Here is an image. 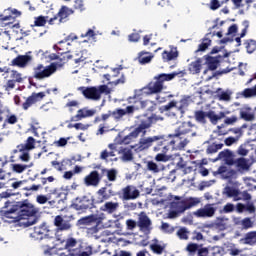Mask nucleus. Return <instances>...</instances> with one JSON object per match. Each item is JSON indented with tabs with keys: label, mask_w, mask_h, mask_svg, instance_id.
<instances>
[{
	"label": "nucleus",
	"mask_w": 256,
	"mask_h": 256,
	"mask_svg": "<svg viewBox=\"0 0 256 256\" xmlns=\"http://www.w3.org/2000/svg\"><path fill=\"white\" fill-rule=\"evenodd\" d=\"M160 137H162V139L156 140L158 141V144L153 148L155 152L159 151L161 147H164V145H171V140L165 139L164 136H160Z\"/></svg>",
	"instance_id": "48"
},
{
	"label": "nucleus",
	"mask_w": 256,
	"mask_h": 256,
	"mask_svg": "<svg viewBox=\"0 0 256 256\" xmlns=\"http://www.w3.org/2000/svg\"><path fill=\"white\" fill-rule=\"evenodd\" d=\"M101 173L97 170H93L84 178V184L86 187H99V183H101Z\"/></svg>",
	"instance_id": "15"
},
{
	"label": "nucleus",
	"mask_w": 256,
	"mask_h": 256,
	"mask_svg": "<svg viewBox=\"0 0 256 256\" xmlns=\"http://www.w3.org/2000/svg\"><path fill=\"white\" fill-rule=\"evenodd\" d=\"M238 120L239 118H237V116H231L225 118L224 123L225 125H234V123H237Z\"/></svg>",
	"instance_id": "59"
},
{
	"label": "nucleus",
	"mask_w": 256,
	"mask_h": 256,
	"mask_svg": "<svg viewBox=\"0 0 256 256\" xmlns=\"http://www.w3.org/2000/svg\"><path fill=\"white\" fill-rule=\"evenodd\" d=\"M102 179L103 177H107L108 181L115 183L117 181V175H119V171L115 168L107 169V168H101L100 173Z\"/></svg>",
	"instance_id": "24"
},
{
	"label": "nucleus",
	"mask_w": 256,
	"mask_h": 256,
	"mask_svg": "<svg viewBox=\"0 0 256 256\" xmlns=\"http://www.w3.org/2000/svg\"><path fill=\"white\" fill-rule=\"evenodd\" d=\"M178 75H181V77H183V75H185V71L172 72L170 74H159L154 77L156 81L150 82L147 88H144V91L148 90L146 92L148 95H153V93H161V91L163 90V83H165V81H173V79L176 78Z\"/></svg>",
	"instance_id": "2"
},
{
	"label": "nucleus",
	"mask_w": 256,
	"mask_h": 256,
	"mask_svg": "<svg viewBox=\"0 0 256 256\" xmlns=\"http://www.w3.org/2000/svg\"><path fill=\"white\" fill-rule=\"evenodd\" d=\"M207 112H204L203 110H199L195 112V119L198 123H201L202 125H205L207 123Z\"/></svg>",
	"instance_id": "43"
},
{
	"label": "nucleus",
	"mask_w": 256,
	"mask_h": 256,
	"mask_svg": "<svg viewBox=\"0 0 256 256\" xmlns=\"http://www.w3.org/2000/svg\"><path fill=\"white\" fill-rule=\"evenodd\" d=\"M126 225H127V229L129 231H133V229H135V227H137V222L133 219H129L126 221Z\"/></svg>",
	"instance_id": "61"
},
{
	"label": "nucleus",
	"mask_w": 256,
	"mask_h": 256,
	"mask_svg": "<svg viewBox=\"0 0 256 256\" xmlns=\"http://www.w3.org/2000/svg\"><path fill=\"white\" fill-rule=\"evenodd\" d=\"M173 159V156L171 155H166L163 153H159L155 156V161L162 162V163H167V161H171Z\"/></svg>",
	"instance_id": "47"
},
{
	"label": "nucleus",
	"mask_w": 256,
	"mask_h": 256,
	"mask_svg": "<svg viewBox=\"0 0 256 256\" xmlns=\"http://www.w3.org/2000/svg\"><path fill=\"white\" fill-rule=\"evenodd\" d=\"M150 249L153 251V253H156V255H161V253L165 251V246H161L159 244H151Z\"/></svg>",
	"instance_id": "54"
},
{
	"label": "nucleus",
	"mask_w": 256,
	"mask_h": 256,
	"mask_svg": "<svg viewBox=\"0 0 256 256\" xmlns=\"http://www.w3.org/2000/svg\"><path fill=\"white\" fill-rule=\"evenodd\" d=\"M228 165H235L238 171H249V160L245 158H238L236 160H229Z\"/></svg>",
	"instance_id": "23"
},
{
	"label": "nucleus",
	"mask_w": 256,
	"mask_h": 256,
	"mask_svg": "<svg viewBox=\"0 0 256 256\" xmlns=\"http://www.w3.org/2000/svg\"><path fill=\"white\" fill-rule=\"evenodd\" d=\"M117 209H119V204L117 202H106L100 207V211L108 213V215L115 213Z\"/></svg>",
	"instance_id": "32"
},
{
	"label": "nucleus",
	"mask_w": 256,
	"mask_h": 256,
	"mask_svg": "<svg viewBox=\"0 0 256 256\" xmlns=\"http://www.w3.org/2000/svg\"><path fill=\"white\" fill-rule=\"evenodd\" d=\"M201 203V199L199 198H188L180 201H173L170 203V209H175L177 212L185 213L188 209H192V207H197Z\"/></svg>",
	"instance_id": "8"
},
{
	"label": "nucleus",
	"mask_w": 256,
	"mask_h": 256,
	"mask_svg": "<svg viewBox=\"0 0 256 256\" xmlns=\"http://www.w3.org/2000/svg\"><path fill=\"white\" fill-rule=\"evenodd\" d=\"M71 209L78 211V213H86L91 209H95V197L91 194L76 197L72 200Z\"/></svg>",
	"instance_id": "4"
},
{
	"label": "nucleus",
	"mask_w": 256,
	"mask_h": 256,
	"mask_svg": "<svg viewBox=\"0 0 256 256\" xmlns=\"http://www.w3.org/2000/svg\"><path fill=\"white\" fill-rule=\"evenodd\" d=\"M243 97L249 99V97H256V85L252 88H246L242 92Z\"/></svg>",
	"instance_id": "49"
},
{
	"label": "nucleus",
	"mask_w": 256,
	"mask_h": 256,
	"mask_svg": "<svg viewBox=\"0 0 256 256\" xmlns=\"http://www.w3.org/2000/svg\"><path fill=\"white\" fill-rule=\"evenodd\" d=\"M228 222L229 219L227 218H217L216 221L214 222V227L215 229H218V231H225V229H227L228 227Z\"/></svg>",
	"instance_id": "38"
},
{
	"label": "nucleus",
	"mask_w": 256,
	"mask_h": 256,
	"mask_svg": "<svg viewBox=\"0 0 256 256\" xmlns=\"http://www.w3.org/2000/svg\"><path fill=\"white\" fill-rule=\"evenodd\" d=\"M10 77L15 83H23V77L17 70H12Z\"/></svg>",
	"instance_id": "51"
},
{
	"label": "nucleus",
	"mask_w": 256,
	"mask_h": 256,
	"mask_svg": "<svg viewBox=\"0 0 256 256\" xmlns=\"http://www.w3.org/2000/svg\"><path fill=\"white\" fill-rule=\"evenodd\" d=\"M93 255V248L89 247L86 248V251L80 252L79 254H75V256H92Z\"/></svg>",
	"instance_id": "64"
},
{
	"label": "nucleus",
	"mask_w": 256,
	"mask_h": 256,
	"mask_svg": "<svg viewBox=\"0 0 256 256\" xmlns=\"http://www.w3.org/2000/svg\"><path fill=\"white\" fill-rule=\"evenodd\" d=\"M246 51L251 54L256 50V42L254 40H248L246 43Z\"/></svg>",
	"instance_id": "55"
},
{
	"label": "nucleus",
	"mask_w": 256,
	"mask_h": 256,
	"mask_svg": "<svg viewBox=\"0 0 256 256\" xmlns=\"http://www.w3.org/2000/svg\"><path fill=\"white\" fill-rule=\"evenodd\" d=\"M139 137V134L136 133L135 130L130 132L128 135L124 136L123 138H120L117 140L118 145H129L133 141V139H137Z\"/></svg>",
	"instance_id": "33"
},
{
	"label": "nucleus",
	"mask_w": 256,
	"mask_h": 256,
	"mask_svg": "<svg viewBox=\"0 0 256 256\" xmlns=\"http://www.w3.org/2000/svg\"><path fill=\"white\" fill-rule=\"evenodd\" d=\"M219 101H231V92L225 91L218 94Z\"/></svg>",
	"instance_id": "57"
},
{
	"label": "nucleus",
	"mask_w": 256,
	"mask_h": 256,
	"mask_svg": "<svg viewBox=\"0 0 256 256\" xmlns=\"http://www.w3.org/2000/svg\"><path fill=\"white\" fill-rule=\"evenodd\" d=\"M210 46H211V39L205 37L202 40V43L198 46L196 53H199L200 51H205V50L209 49Z\"/></svg>",
	"instance_id": "46"
},
{
	"label": "nucleus",
	"mask_w": 256,
	"mask_h": 256,
	"mask_svg": "<svg viewBox=\"0 0 256 256\" xmlns=\"http://www.w3.org/2000/svg\"><path fill=\"white\" fill-rule=\"evenodd\" d=\"M225 115H229V112H219L218 114L213 110L207 112V118L212 125H217L221 119H225Z\"/></svg>",
	"instance_id": "26"
},
{
	"label": "nucleus",
	"mask_w": 256,
	"mask_h": 256,
	"mask_svg": "<svg viewBox=\"0 0 256 256\" xmlns=\"http://www.w3.org/2000/svg\"><path fill=\"white\" fill-rule=\"evenodd\" d=\"M73 13H75V11H73V9L67 7V6H62L58 13L49 19L48 23L49 25H55V21H57L58 19V23H67L69 16L73 15Z\"/></svg>",
	"instance_id": "12"
},
{
	"label": "nucleus",
	"mask_w": 256,
	"mask_h": 256,
	"mask_svg": "<svg viewBox=\"0 0 256 256\" xmlns=\"http://www.w3.org/2000/svg\"><path fill=\"white\" fill-rule=\"evenodd\" d=\"M161 230L164 233H168L169 235H171L172 233H175V227L171 226V224L167 222H162Z\"/></svg>",
	"instance_id": "50"
},
{
	"label": "nucleus",
	"mask_w": 256,
	"mask_h": 256,
	"mask_svg": "<svg viewBox=\"0 0 256 256\" xmlns=\"http://www.w3.org/2000/svg\"><path fill=\"white\" fill-rule=\"evenodd\" d=\"M95 221H97V216L95 215H89V216H85L80 218L76 225L78 227H85V225H91V223H95Z\"/></svg>",
	"instance_id": "34"
},
{
	"label": "nucleus",
	"mask_w": 256,
	"mask_h": 256,
	"mask_svg": "<svg viewBox=\"0 0 256 256\" xmlns=\"http://www.w3.org/2000/svg\"><path fill=\"white\" fill-rule=\"evenodd\" d=\"M152 59L153 55L149 52H141L138 57L140 65H147V63H151Z\"/></svg>",
	"instance_id": "40"
},
{
	"label": "nucleus",
	"mask_w": 256,
	"mask_h": 256,
	"mask_svg": "<svg viewBox=\"0 0 256 256\" xmlns=\"http://www.w3.org/2000/svg\"><path fill=\"white\" fill-rule=\"evenodd\" d=\"M223 211H224V213H233L235 211V205H233L231 203H227L223 207Z\"/></svg>",
	"instance_id": "62"
},
{
	"label": "nucleus",
	"mask_w": 256,
	"mask_h": 256,
	"mask_svg": "<svg viewBox=\"0 0 256 256\" xmlns=\"http://www.w3.org/2000/svg\"><path fill=\"white\" fill-rule=\"evenodd\" d=\"M34 25H31V27H45L47 25V19H49L48 16H38L34 18Z\"/></svg>",
	"instance_id": "42"
},
{
	"label": "nucleus",
	"mask_w": 256,
	"mask_h": 256,
	"mask_svg": "<svg viewBox=\"0 0 256 256\" xmlns=\"http://www.w3.org/2000/svg\"><path fill=\"white\" fill-rule=\"evenodd\" d=\"M178 57H179V51L177 50V48H171L169 51L165 50L162 53V59L166 63H168V61H176Z\"/></svg>",
	"instance_id": "28"
},
{
	"label": "nucleus",
	"mask_w": 256,
	"mask_h": 256,
	"mask_svg": "<svg viewBox=\"0 0 256 256\" xmlns=\"http://www.w3.org/2000/svg\"><path fill=\"white\" fill-rule=\"evenodd\" d=\"M151 125L149 117L144 116L140 119V124L134 129V131H136L138 135H141V133L145 135V133H147V129H150Z\"/></svg>",
	"instance_id": "21"
},
{
	"label": "nucleus",
	"mask_w": 256,
	"mask_h": 256,
	"mask_svg": "<svg viewBox=\"0 0 256 256\" xmlns=\"http://www.w3.org/2000/svg\"><path fill=\"white\" fill-rule=\"evenodd\" d=\"M54 225L58 227L60 231H69V229H71V223L67 220H63V217L59 215L55 217Z\"/></svg>",
	"instance_id": "29"
},
{
	"label": "nucleus",
	"mask_w": 256,
	"mask_h": 256,
	"mask_svg": "<svg viewBox=\"0 0 256 256\" xmlns=\"http://www.w3.org/2000/svg\"><path fill=\"white\" fill-rule=\"evenodd\" d=\"M137 227H139L140 231L145 235L151 233L153 230V222L151 221V218L147 216V213L141 212L138 215Z\"/></svg>",
	"instance_id": "11"
},
{
	"label": "nucleus",
	"mask_w": 256,
	"mask_h": 256,
	"mask_svg": "<svg viewBox=\"0 0 256 256\" xmlns=\"http://www.w3.org/2000/svg\"><path fill=\"white\" fill-rule=\"evenodd\" d=\"M119 195L122 201H133L139 197L140 192L137 187L133 185H128L121 190V193H119Z\"/></svg>",
	"instance_id": "13"
},
{
	"label": "nucleus",
	"mask_w": 256,
	"mask_h": 256,
	"mask_svg": "<svg viewBox=\"0 0 256 256\" xmlns=\"http://www.w3.org/2000/svg\"><path fill=\"white\" fill-rule=\"evenodd\" d=\"M63 243H65L64 249H66L67 251L71 252V249H73V247L77 246V239H75V238H68L65 241V239L61 240V238H57L56 237L55 242L53 243V245H47V247L49 249H55V247H57V245H63Z\"/></svg>",
	"instance_id": "16"
},
{
	"label": "nucleus",
	"mask_w": 256,
	"mask_h": 256,
	"mask_svg": "<svg viewBox=\"0 0 256 256\" xmlns=\"http://www.w3.org/2000/svg\"><path fill=\"white\" fill-rule=\"evenodd\" d=\"M189 235H191V232L187 227H179L176 232V237H178L180 241H188Z\"/></svg>",
	"instance_id": "36"
},
{
	"label": "nucleus",
	"mask_w": 256,
	"mask_h": 256,
	"mask_svg": "<svg viewBox=\"0 0 256 256\" xmlns=\"http://www.w3.org/2000/svg\"><path fill=\"white\" fill-rule=\"evenodd\" d=\"M159 139H162V137L152 136V137L140 138L139 142L132 146V149H134L136 153L147 151V149H149L150 147H153V143H155V141H159Z\"/></svg>",
	"instance_id": "10"
},
{
	"label": "nucleus",
	"mask_w": 256,
	"mask_h": 256,
	"mask_svg": "<svg viewBox=\"0 0 256 256\" xmlns=\"http://www.w3.org/2000/svg\"><path fill=\"white\" fill-rule=\"evenodd\" d=\"M45 97V92H39V93H32L31 96H29L26 101L22 104V108L24 111H27L31 105H35L37 101H41Z\"/></svg>",
	"instance_id": "19"
},
{
	"label": "nucleus",
	"mask_w": 256,
	"mask_h": 256,
	"mask_svg": "<svg viewBox=\"0 0 256 256\" xmlns=\"http://www.w3.org/2000/svg\"><path fill=\"white\" fill-rule=\"evenodd\" d=\"M223 195H226V197H233L234 201H241V191L239 189L233 187V186H226L223 189Z\"/></svg>",
	"instance_id": "27"
},
{
	"label": "nucleus",
	"mask_w": 256,
	"mask_h": 256,
	"mask_svg": "<svg viewBox=\"0 0 256 256\" xmlns=\"http://www.w3.org/2000/svg\"><path fill=\"white\" fill-rule=\"evenodd\" d=\"M37 209L28 200L15 202L8 200L0 209V219L4 223H19L23 221L24 227H31L37 223Z\"/></svg>",
	"instance_id": "1"
},
{
	"label": "nucleus",
	"mask_w": 256,
	"mask_h": 256,
	"mask_svg": "<svg viewBox=\"0 0 256 256\" xmlns=\"http://www.w3.org/2000/svg\"><path fill=\"white\" fill-rule=\"evenodd\" d=\"M65 43H67V40H61L58 42V44H55L53 46L54 51H64L61 52L60 55H65V53H69V48H65Z\"/></svg>",
	"instance_id": "44"
},
{
	"label": "nucleus",
	"mask_w": 256,
	"mask_h": 256,
	"mask_svg": "<svg viewBox=\"0 0 256 256\" xmlns=\"http://www.w3.org/2000/svg\"><path fill=\"white\" fill-rule=\"evenodd\" d=\"M148 119H150L151 125H155V123H159V121H165V118L163 116H159L155 113L151 114Z\"/></svg>",
	"instance_id": "56"
},
{
	"label": "nucleus",
	"mask_w": 256,
	"mask_h": 256,
	"mask_svg": "<svg viewBox=\"0 0 256 256\" xmlns=\"http://www.w3.org/2000/svg\"><path fill=\"white\" fill-rule=\"evenodd\" d=\"M187 145H189V138H184L183 140L180 139L174 144V146L172 145V149H178L181 151L182 149H185Z\"/></svg>",
	"instance_id": "45"
},
{
	"label": "nucleus",
	"mask_w": 256,
	"mask_h": 256,
	"mask_svg": "<svg viewBox=\"0 0 256 256\" xmlns=\"http://www.w3.org/2000/svg\"><path fill=\"white\" fill-rule=\"evenodd\" d=\"M214 175H221L222 179H233L237 175L235 170L228 169L226 166H220Z\"/></svg>",
	"instance_id": "25"
},
{
	"label": "nucleus",
	"mask_w": 256,
	"mask_h": 256,
	"mask_svg": "<svg viewBox=\"0 0 256 256\" xmlns=\"http://www.w3.org/2000/svg\"><path fill=\"white\" fill-rule=\"evenodd\" d=\"M240 119L243 121H255V112L249 106H245L239 109Z\"/></svg>",
	"instance_id": "22"
},
{
	"label": "nucleus",
	"mask_w": 256,
	"mask_h": 256,
	"mask_svg": "<svg viewBox=\"0 0 256 256\" xmlns=\"http://www.w3.org/2000/svg\"><path fill=\"white\" fill-rule=\"evenodd\" d=\"M98 195L104 199V201H107L109 199V196L107 195V187H102L98 190Z\"/></svg>",
	"instance_id": "60"
},
{
	"label": "nucleus",
	"mask_w": 256,
	"mask_h": 256,
	"mask_svg": "<svg viewBox=\"0 0 256 256\" xmlns=\"http://www.w3.org/2000/svg\"><path fill=\"white\" fill-rule=\"evenodd\" d=\"M147 170L150 171V173H161L165 169V166L161 163H157L155 161H147L146 162Z\"/></svg>",
	"instance_id": "30"
},
{
	"label": "nucleus",
	"mask_w": 256,
	"mask_h": 256,
	"mask_svg": "<svg viewBox=\"0 0 256 256\" xmlns=\"http://www.w3.org/2000/svg\"><path fill=\"white\" fill-rule=\"evenodd\" d=\"M79 90L82 91V95H84L86 99H90L92 101H99L103 94H111L110 87L105 84L91 87H80Z\"/></svg>",
	"instance_id": "5"
},
{
	"label": "nucleus",
	"mask_w": 256,
	"mask_h": 256,
	"mask_svg": "<svg viewBox=\"0 0 256 256\" xmlns=\"http://www.w3.org/2000/svg\"><path fill=\"white\" fill-rule=\"evenodd\" d=\"M56 72L57 63H51L48 66L38 64L33 68V78L37 79V81H43V79H49Z\"/></svg>",
	"instance_id": "6"
},
{
	"label": "nucleus",
	"mask_w": 256,
	"mask_h": 256,
	"mask_svg": "<svg viewBox=\"0 0 256 256\" xmlns=\"http://www.w3.org/2000/svg\"><path fill=\"white\" fill-rule=\"evenodd\" d=\"M19 151H29L35 149V138L28 137L26 144H20L17 146Z\"/></svg>",
	"instance_id": "37"
},
{
	"label": "nucleus",
	"mask_w": 256,
	"mask_h": 256,
	"mask_svg": "<svg viewBox=\"0 0 256 256\" xmlns=\"http://www.w3.org/2000/svg\"><path fill=\"white\" fill-rule=\"evenodd\" d=\"M244 245H256V231H251L245 234L244 238L241 239Z\"/></svg>",
	"instance_id": "35"
},
{
	"label": "nucleus",
	"mask_w": 256,
	"mask_h": 256,
	"mask_svg": "<svg viewBox=\"0 0 256 256\" xmlns=\"http://www.w3.org/2000/svg\"><path fill=\"white\" fill-rule=\"evenodd\" d=\"M109 157H115L114 150H111L110 152L107 150H104L101 152L100 159H102V161H109Z\"/></svg>",
	"instance_id": "53"
},
{
	"label": "nucleus",
	"mask_w": 256,
	"mask_h": 256,
	"mask_svg": "<svg viewBox=\"0 0 256 256\" xmlns=\"http://www.w3.org/2000/svg\"><path fill=\"white\" fill-rule=\"evenodd\" d=\"M195 129H197L195 124H192L191 122H183L175 129L174 133L168 135L170 145L175 147V144L183 139V135H187L189 133H191V137H197V132H195Z\"/></svg>",
	"instance_id": "3"
},
{
	"label": "nucleus",
	"mask_w": 256,
	"mask_h": 256,
	"mask_svg": "<svg viewBox=\"0 0 256 256\" xmlns=\"http://www.w3.org/2000/svg\"><path fill=\"white\" fill-rule=\"evenodd\" d=\"M137 111V107L135 106H127L125 109L118 108L115 111H109L107 114H102V121H107L109 117H113L116 121L125 117V115H133Z\"/></svg>",
	"instance_id": "9"
},
{
	"label": "nucleus",
	"mask_w": 256,
	"mask_h": 256,
	"mask_svg": "<svg viewBox=\"0 0 256 256\" xmlns=\"http://www.w3.org/2000/svg\"><path fill=\"white\" fill-rule=\"evenodd\" d=\"M27 169V165L25 164H13V171L15 173H23Z\"/></svg>",
	"instance_id": "58"
},
{
	"label": "nucleus",
	"mask_w": 256,
	"mask_h": 256,
	"mask_svg": "<svg viewBox=\"0 0 256 256\" xmlns=\"http://www.w3.org/2000/svg\"><path fill=\"white\" fill-rule=\"evenodd\" d=\"M173 107H177V102L175 100L169 102L168 104L161 106L159 108L160 113H165V111H171Z\"/></svg>",
	"instance_id": "52"
},
{
	"label": "nucleus",
	"mask_w": 256,
	"mask_h": 256,
	"mask_svg": "<svg viewBox=\"0 0 256 256\" xmlns=\"http://www.w3.org/2000/svg\"><path fill=\"white\" fill-rule=\"evenodd\" d=\"M237 225H241L242 229L247 231L248 229H253L254 222L251 220V218L246 217L238 222Z\"/></svg>",
	"instance_id": "41"
},
{
	"label": "nucleus",
	"mask_w": 256,
	"mask_h": 256,
	"mask_svg": "<svg viewBox=\"0 0 256 256\" xmlns=\"http://www.w3.org/2000/svg\"><path fill=\"white\" fill-rule=\"evenodd\" d=\"M217 208L213 204H206L204 207L193 212L194 217L198 219H210L215 215Z\"/></svg>",
	"instance_id": "14"
},
{
	"label": "nucleus",
	"mask_w": 256,
	"mask_h": 256,
	"mask_svg": "<svg viewBox=\"0 0 256 256\" xmlns=\"http://www.w3.org/2000/svg\"><path fill=\"white\" fill-rule=\"evenodd\" d=\"M31 61H33V57L29 56V54L18 55L11 61V65L13 67H20V69H25V67H27Z\"/></svg>",
	"instance_id": "17"
},
{
	"label": "nucleus",
	"mask_w": 256,
	"mask_h": 256,
	"mask_svg": "<svg viewBox=\"0 0 256 256\" xmlns=\"http://www.w3.org/2000/svg\"><path fill=\"white\" fill-rule=\"evenodd\" d=\"M31 237L36 239L37 241H50V243H55V232L53 230H49L45 224L41 226L34 227V232L30 234Z\"/></svg>",
	"instance_id": "7"
},
{
	"label": "nucleus",
	"mask_w": 256,
	"mask_h": 256,
	"mask_svg": "<svg viewBox=\"0 0 256 256\" xmlns=\"http://www.w3.org/2000/svg\"><path fill=\"white\" fill-rule=\"evenodd\" d=\"M118 155L120 156V159L123 161V163H130V161H133L134 159L132 146L130 148L120 146L118 148Z\"/></svg>",
	"instance_id": "18"
},
{
	"label": "nucleus",
	"mask_w": 256,
	"mask_h": 256,
	"mask_svg": "<svg viewBox=\"0 0 256 256\" xmlns=\"http://www.w3.org/2000/svg\"><path fill=\"white\" fill-rule=\"evenodd\" d=\"M191 101V96H184L179 102L178 111L182 114L185 113V109L191 105Z\"/></svg>",
	"instance_id": "39"
},
{
	"label": "nucleus",
	"mask_w": 256,
	"mask_h": 256,
	"mask_svg": "<svg viewBox=\"0 0 256 256\" xmlns=\"http://www.w3.org/2000/svg\"><path fill=\"white\" fill-rule=\"evenodd\" d=\"M186 249L189 251V253H196V251H199V245L193 243L188 244Z\"/></svg>",
	"instance_id": "63"
},
{
	"label": "nucleus",
	"mask_w": 256,
	"mask_h": 256,
	"mask_svg": "<svg viewBox=\"0 0 256 256\" xmlns=\"http://www.w3.org/2000/svg\"><path fill=\"white\" fill-rule=\"evenodd\" d=\"M202 63L203 60L201 58H198L196 61H193L188 65V71L192 75H199V73H201Z\"/></svg>",
	"instance_id": "31"
},
{
	"label": "nucleus",
	"mask_w": 256,
	"mask_h": 256,
	"mask_svg": "<svg viewBox=\"0 0 256 256\" xmlns=\"http://www.w3.org/2000/svg\"><path fill=\"white\" fill-rule=\"evenodd\" d=\"M97 113V110L95 109H87L82 108L77 111V114L71 118V121H81V119H86L87 117H93Z\"/></svg>",
	"instance_id": "20"
}]
</instances>
